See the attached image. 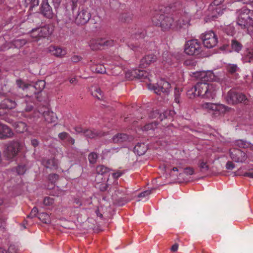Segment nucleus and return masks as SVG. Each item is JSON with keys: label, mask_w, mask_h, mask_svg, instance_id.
I'll use <instances>...</instances> for the list:
<instances>
[{"label": "nucleus", "mask_w": 253, "mask_h": 253, "mask_svg": "<svg viewBox=\"0 0 253 253\" xmlns=\"http://www.w3.org/2000/svg\"><path fill=\"white\" fill-rule=\"evenodd\" d=\"M154 24L161 27L163 31H169L170 30H176V28L180 27L177 24L175 25L174 14H156L152 18Z\"/></svg>", "instance_id": "nucleus-1"}, {"label": "nucleus", "mask_w": 253, "mask_h": 253, "mask_svg": "<svg viewBox=\"0 0 253 253\" xmlns=\"http://www.w3.org/2000/svg\"><path fill=\"white\" fill-rule=\"evenodd\" d=\"M237 23L241 28H245L248 24L253 23V10L243 7L237 11Z\"/></svg>", "instance_id": "nucleus-2"}, {"label": "nucleus", "mask_w": 253, "mask_h": 253, "mask_svg": "<svg viewBox=\"0 0 253 253\" xmlns=\"http://www.w3.org/2000/svg\"><path fill=\"white\" fill-rule=\"evenodd\" d=\"M226 100L229 104L234 105L239 103L246 104L248 100L245 94L235 90L231 89L227 93Z\"/></svg>", "instance_id": "nucleus-3"}, {"label": "nucleus", "mask_w": 253, "mask_h": 253, "mask_svg": "<svg viewBox=\"0 0 253 253\" xmlns=\"http://www.w3.org/2000/svg\"><path fill=\"white\" fill-rule=\"evenodd\" d=\"M184 51L189 55H198L202 52V46L197 40L188 41L185 44Z\"/></svg>", "instance_id": "nucleus-4"}, {"label": "nucleus", "mask_w": 253, "mask_h": 253, "mask_svg": "<svg viewBox=\"0 0 253 253\" xmlns=\"http://www.w3.org/2000/svg\"><path fill=\"white\" fill-rule=\"evenodd\" d=\"M175 25L178 24L180 27L176 28V30H180L189 25L191 15L189 12L181 11L174 14Z\"/></svg>", "instance_id": "nucleus-5"}, {"label": "nucleus", "mask_w": 253, "mask_h": 253, "mask_svg": "<svg viewBox=\"0 0 253 253\" xmlns=\"http://www.w3.org/2000/svg\"><path fill=\"white\" fill-rule=\"evenodd\" d=\"M201 38L204 45L208 48H211L216 45L218 39L216 35L212 31L206 32L201 35Z\"/></svg>", "instance_id": "nucleus-6"}, {"label": "nucleus", "mask_w": 253, "mask_h": 253, "mask_svg": "<svg viewBox=\"0 0 253 253\" xmlns=\"http://www.w3.org/2000/svg\"><path fill=\"white\" fill-rule=\"evenodd\" d=\"M21 144L18 141H11L9 142L5 151V155L8 159L14 158L21 149Z\"/></svg>", "instance_id": "nucleus-7"}, {"label": "nucleus", "mask_w": 253, "mask_h": 253, "mask_svg": "<svg viewBox=\"0 0 253 253\" xmlns=\"http://www.w3.org/2000/svg\"><path fill=\"white\" fill-rule=\"evenodd\" d=\"M90 17V13L87 9L82 7L81 9H79L75 17V22L77 25H83L88 22Z\"/></svg>", "instance_id": "nucleus-8"}, {"label": "nucleus", "mask_w": 253, "mask_h": 253, "mask_svg": "<svg viewBox=\"0 0 253 253\" xmlns=\"http://www.w3.org/2000/svg\"><path fill=\"white\" fill-rule=\"evenodd\" d=\"M225 9L224 7H214L212 5H209L208 8L209 13L206 18V21L215 20L218 17L222 15Z\"/></svg>", "instance_id": "nucleus-9"}, {"label": "nucleus", "mask_w": 253, "mask_h": 253, "mask_svg": "<svg viewBox=\"0 0 253 253\" xmlns=\"http://www.w3.org/2000/svg\"><path fill=\"white\" fill-rule=\"evenodd\" d=\"M195 77L203 83L216 81V77L212 71H200L195 73Z\"/></svg>", "instance_id": "nucleus-10"}, {"label": "nucleus", "mask_w": 253, "mask_h": 253, "mask_svg": "<svg viewBox=\"0 0 253 253\" xmlns=\"http://www.w3.org/2000/svg\"><path fill=\"white\" fill-rule=\"evenodd\" d=\"M231 158L237 163H244L247 159L246 154L238 149H233L230 151Z\"/></svg>", "instance_id": "nucleus-11"}, {"label": "nucleus", "mask_w": 253, "mask_h": 253, "mask_svg": "<svg viewBox=\"0 0 253 253\" xmlns=\"http://www.w3.org/2000/svg\"><path fill=\"white\" fill-rule=\"evenodd\" d=\"M170 88V84L164 80H161L157 84L156 86L154 87V89L157 93H160L161 92L168 93Z\"/></svg>", "instance_id": "nucleus-12"}, {"label": "nucleus", "mask_w": 253, "mask_h": 253, "mask_svg": "<svg viewBox=\"0 0 253 253\" xmlns=\"http://www.w3.org/2000/svg\"><path fill=\"white\" fill-rule=\"evenodd\" d=\"M17 106V100L15 98L8 97L3 100L0 103V107L3 109L12 110Z\"/></svg>", "instance_id": "nucleus-13"}, {"label": "nucleus", "mask_w": 253, "mask_h": 253, "mask_svg": "<svg viewBox=\"0 0 253 253\" xmlns=\"http://www.w3.org/2000/svg\"><path fill=\"white\" fill-rule=\"evenodd\" d=\"M14 133L7 125L0 123V139H6L12 138Z\"/></svg>", "instance_id": "nucleus-14"}, {"label": "nucleus", "mask_w": 253, "mask_h": 253, "mask_svg": "<svg viewBox=\"0 0 253 253\" xmlns=\"http://www.w3.org/2000/svg\"><path fill=\"white\" fill-rule=\"evenodd\" d=\"M216 84H208L206 92H205L204 98L213 99L215 96L217 90Z\"/></svg>", "instance_id": "nucleus-15"}, {"label": "nucleus", "mask_w": 253, "mask_h": 253, "mask_svg": "<svg viewBox=\"0 0 253 253\" xmlns=\"http://www.w3.org/2000/svg\"><path fill=\"white\" fill-rule=\"evenodd\" d=\"M41 10L44 16L48 18H52L53 17L52 8L46 0L42 1Z\"/></svg>", "instance_id": "nucleus-16"}, {"label": "nucleus", "mask_w": 253, "mask_h": 253, "mask_svg": "<svg viewBox=\"0 0 253 253\" xmlns=\"http://www.w3.org/2000/svg\"><path fill=\"white\" fill-rule=\"evenodd\" d=\"M157 60L156 55L148 54L144 57L140 61V66L141 68H146L151 64L154 63Z\"/></svg>", "instance_id": "nucleus-17"}, {"label": "nucleus", "mask_w": 253, "mask_h": 253, "mask_svg": "<svg viewBox=\"0 0 253 253\" xmlns=\"http://www.w3.org/2000/svg\"><path fill=\"white\" fill-rule=\"evenodd\" d=\"M84 135L87 138L93 139L104 136L105 133L93 129H85Z\"/></svg>", "instance_id": "nucleus-18"}, {"label": "nucleus", "mask_w": 253, "mask_h": 253, "mask_svg": "<svg viewBox=\"0 0 253 253\" xmlns=\"http://www.w3.org/2000/svg\"><path fill=\"white\" fill-rule=\"evenodd\" d=\"M53 29L52 26L46 25L41 28H38V32L40 34V38H46L52 34Z\"/></svg>", "instance_id": "nucleus-19"}, {"label": "nucleus", "mask_w": 253, "mask_h": 253, "mask_svg": "<svg viewBox=\"0 0 253 253\" xmlns=\"http://www.w3.org/2000/svg\"><path fill=\"white\" fill-rule=\"evenodd\" d=\"M131 75L132 77L140 80H145L146 79L149 80V73L145 70L140 69L133 70H132Z\"/></svg>", "instance_id": "nucleus-20"}, {"label": "nucleus", "mask_w": 253, "mask_h": 253, "mask_svg": "<svg viewBox=\"0 0 253 253\" xmlns=\"http://www.w3.org/2000/svg\"><path fill=\"white\" fill-rule=\"evenodd\" d=\"M208 84L207 83L198 82L196 84V89H197V95L204 98L205 92L206 91Z\"/></svg>", "instance_id": "nucleus-21"}, {"label": "nucleus", "mask_w": 253, "mask_h": 253, "mask_svg": "<svg viewBox=\"0 0 253 253\" xmlns=\"http://www.w3.org/2000/svg\"><path fill=\"white\" fill-rule=\"evenodd\" d=\"M49 51L53 55L58 57H62L66 54L64 49L58 46H50Z\"/></svg>", "instance_id": "nucleus-22"}, {"label": "nucleus", "mask_w": 253, "mask_h": 253, "mask_svg": "<svg viewBox=\"0 0 253 253\" xmlns=\"http://www.w3.org/2000/svg\"><path fill=\"white\" fill-rule=\"evenodd\" d=\"M42 164L46 169H57V164L54 158L52 159H43L42 161Z\"/></svg>", "instance_id": "nucleus-23"}, {"label": "nucleus", "mask_w": 253, "mask_h": 253, "mask_svg": "<svg viewBox=\"0 0 253 253\" xmlns=\"http://www.w3.org/2000/svg\"><path fill=\"white\" fill-rule=\"evenodd\" d=\"M148 149L147 146L144 143H137L134 147V152L139 156L144 155Z\"/></svg>", "instance_id": "nucleus-24"}, {"label": "nucleus", "mask_w": 253, "mask_h": 253, "mask_svg": "<svg viewBox=\"0 0 253 253\" xmlns=\"http://www.w3.org/2000/svg\"><path fill=\"white\" fill-rule=\"evenodd\" d=\"M13 126L18 133H23L28 129V126L27 124L23 122H17L14 123Z\"/></svg>", "instance_id": "nucleus-25"}, {"label": "nucleus", "mask_w": 253, "mask_h": 253, "mask_svg": "<svg viewBox=\"0 0 253 253\" xmlns=\"http://www.w3.org/2000/svg\"><path fill=\"white\" fill-rule=\"evenodd\" d=\"M42 114L44 118L45 121L48 123L55 122L57 119L55 114L49 110L44 111Z\"/></svg>", "instance_id": "nucleus-26"}, {"label": "nucleus", "mask_w": 253, "mask_h": 253, "mask_svg": "<svg viewBox=\"0 0 253 253\" xmlns=\"http://www.w3.org/2000/svg\"><path fill=\"white\" fill-rule=\"evenodd\" d=\"M128 136L126 133H118L112 138V141L115 143H120L127 141Z\"/></svg>", "instance_id": "nucleus-27"}, {"label": "nucleus", "mask_w": 253, "mask_h": 253, "mask_svg": "<svg viewBox=\"0 0 253 253\" xmlns=\"http://www.w3.org/2000/svg\"><path fill=\"white\" fill-rule=\"evenodd\" d=\"M101 42L102 39L92 40L90 41L89 46L93 50L100 49L102 48V45L101 44Z\"/></svg>", "instance_id": "nucleus-28"}, {"label": "nucleus", "mask_w": 253, "mask_h": 253, "mask_svg": "<svg viewBox=\"0 0 253 253\" xmlns=\"http://www.w3.org/2000/svg\"><path fill=\"white\" fill-rule=\"evenodd\" d=\"M168 8L171 9L172 11H177V12L184 11L183 10V6L181 1H177L172 3H170Z\"/></svg>", "instance_id": "nucleus-29"}, {"label": "nucleus", "mask_w": 253, "mask_h": 253, "mask_svg": "<svg viewBox=\"0 0 253 253\" xmlns=\"http://www.w3.org/2000/svg\"><path fill=\"white\" fill-rule=\"evenodd\" d=\"M133 15L130 13H124L119 17V20L123 23H130L132 20Z\"/></svg>", "instance_id": "nucleus-30"}, {"label": "nucleus", "mask_w": 253, "mask_h": 253, "mask_svg": "<svg viewBox=\"0 0 253 253\" xmlns=\"http://www.w3.org/2000/svg\"><path fill=\"white\" fill-rule=\"evenodd\" d=\"M231 46L233 51L238 53L243 48L242 44L237 40H232L231 41Z\"/></svg>", "instance_id": "nucleus-31"}, {"label": "nucleus", "mask_w": 253, "mask_h": 253, "mask_svg": "<svg viewBox=\"0 0 253 253\" xmlns=\"http://www.w3.org/2000/svg\"><path fill=\"white\" fill-rule=\"evenodd\" d=\"M92 72L98 74H104L106 73V68L102 64H96L91 66Z\"/></svg>", "instance_id": "nucleus-32"}, {"label": "nucleus", "mask_w": 253, "mask_h": 253, "mask_svg": "<svg viewBox=\"0 0 253 253\" xmlns=\"http://www.w3.org/2000/svg\"><path fill=\"white\" fill-rule=\"evenodd\" d=\"M113 199L114 204L119 206H123L128 202V200L126 197H116L114 195L113 196Z\"/></svg>", "instance_id": "nucleus-33"}, {"label": "nucleus", "mask_w": 253, "mask_h": 253, "mask_svg": "<svg viewBox=\"0 0 253 253\" xmlns=\"http://www.w3.org/2000/svg\"><path fill=\"white\" fill-rule=\"evenodd\" d=\"M38 218L44 223L49 224L51 222L50 216L46 213L42 212L39 213L38 214Z\"/></svg>", "instance_id": "nucleus-34"}, {"label": "nucleus", "mask_w": 253, "mask_h": 253, "mask_svg": "<svg viewBox=\"0 0 253 253\" xmlns=\"http://www.w3.org/2000/svg\"><path fill=\"white\" fill-rule=\"evenodd\" d=\"M39 0H25V5L26 7H28L29 10L32 11L33 8L39 5Z\"/></svg>", "instance_id": "nucleus-35"}, {"label": "nucleus", "mask_w": 253, "mask_h": 253, "mask_svg": "<svg viewBox=\"0 0 253 253\" xmlns=\"http://www.w3.org/2000/svg\"><path fill=\"white\" fill-rule=\"evenodd\" d=\"M45 85V83L44 81L40 80L37 81L34 86V87L37 91V93L41 92L44 88ZM36 93V92H35Z\"/></svg>", "instance_id": "nucleus-36"}, {"label": "nucleus", "mask_w": 253, "mask_h": 253, "mask_svg": "<svg viewBox=\"0 0 253 253\" xmlns=\"http://www.w3.org/2000/svg\"><path fill=\"white\" fill-rule=\"evenodd\" d=\"M110 169L103 165H99L96 168V172L98 174L103 175L108 172Z\"/></svg>", "instance_id": "nucleus-37"}, {"label": "nucleus", "mask_w": 253, "mask_h": 253, "mask_svg": "<svg viewBox=\"0 0 253 253\" xmlns=\"http://www.w3.org/2000/svg\"><path fill=\"white\" fill-rule=\"evenodd\" d=\"M186 94L187 97L190 99H193L198 96L197 95V89H196V84L187 90Z\"/></svg>", "instance_id": "nucleus-38"}, {"label": "nucleus", "mask_w": 253, "mask_h": 253, "mask_svg": "<svg viewBox=\"0 0 253 253\" xmlns=\"http://www.w3.org/2000/svg\"><path fill=\"white\" fill-rule=\"evenodd\" d=\"M27 42L25 39H16L12 41V43L15 47L19 48L25 45Z\"/></svg>", "instance_id": "nucleus-39"}, {"label": "nucleus", "mask_w": 253, "mask_h": 253, "mask_svg": "<svg viewBox=\"0 0 253 253\" xmlns=\"http://www.w3.org/2000/svg\"><path fill=\"white\" fill-rule=\"evenodd\" d=\"M158 123L157 121H154L152 123L146 124L142 128L143 131H148L151 129H154L157 127Z\"/></svg>", "instance_id": "nucleus-40"}, {"label": "nucleus", "mask_w": 253, "mask_h": 253, "mask_svg": "<svg viewBox=\"0 0 253 253\" xmlns=\"http://www.w3.org/2000/svg\"><path fill=\"white\" fill-rule=\"evenodd\" d=\"M101 44L102 45V47H111L114 45V41L112 40H105L102 39V42Z\"/></svg>", "instance_id": "nucleus-41"}, {"label": "nucleus", "mask_w": 253, "mask_h": 253, "mask_svg": "<svg viewBox=\"0 0 253 253\" xmlns=\"http://www.w3.org/2000/svg\"><path fill=\"white\" fill-rule=\"evenodd\" d=\"M98 158V155L96 153L92 152L90 153L88 156V161L90 164H94L96 162V160Z\"/></svg>", "instance_id": "nucleus-42"}, {"label": "nucleus", "mask_w": 253, "mask_h": 253, "mask_svg": "<svg viewBox=\"0 0 253 253\" xmlns=\"http://www.w3.org/2000/svg\"><path fill=\"white\" fill-rule=\"evenodd\" d=\"M199 167L200 168L201 171H207L209 169V167L207 165V163L204 162L203 160H200L199 162Z\"/></svg>", "instance_id": "nucleus-43"}, {"label": "nucleus", "mask_w": 253, "mask_h": 253, "mask_svg": "<svg viewBox=\"0 0 253 253\" xmlns=\"http://www.w3.org/2000/svg\"><path fill=\"white\" fill-rule=\"evenodd\" d=\"M27 170L25 165H19L16 168V172L19 175H22L25 173Z\"/></svg>", "instance_id": "nucleus-44"}, {"label": "nucleus", "mask_w": 253, "mask_h": 253, "mask_svg": "<svg viewBox=\"0 0 253 253\" xmlns=\"http://www.w3.org/2000/svg\"><path fill=\"white\" fill-rule=\"evenodd\" d=\"M227 71L230 74L235 73L239 69L236 64H229L227 67Z\"/></svg>", "instance_id": "nucleus-45"}, {"label": "nucleus", "mask_w": 253, "mask_h": 253, "mask_svg": "<svg viewBox=\"0 0 253 253\" xmlns=\"http://www.w3.org/2000/svg\"><path fill=\"white\" fill-rule=\"evenodd\" d=\"M16 84L19 88H21L23 90L27 88L29 86H30V84L25 83L21 79L16 80Z\"/></svg>", "instance_id": "nucleus-46"}, {"label": "nucleus", "mask_w": 253, "mask_h": 253, "mask_svg": "<svg viewBox=\"0 0 253 253\" xmlns=\"http://www.w3.org/2000/svg\"><path fill=\"white\" fill-rule=\"evenodd\" d=\"M184 64L186 66L194 68L197 65V61L194 59H189L186 60Z\"/></svg>", "instance_id": "nucleus-47"}, {"label": "nucleus", "mask_w": 253, "mask_h": 253, "mask_svg": "<svg viewBox=\"0 0 253 253\" xmlns=\"http://www.w3.org/2000/svg\"><path fill=\"white\" fill-rule=\"evenodd\" d=\"M203 107L212 111L217 110V105L215 104L211 103H206L204 104Z\"/></svg>", "instance_id": "nucleus-48"}, {"label": "nucleus", "mask_w": 253, "mask_h": 253, "mask_svg": "<svg viewBox=\"0 0 253 253\" xmlns=\"http://www.w3.org/2000/svg\"><path fill=\"white\" fill-rule=\"evenodd\" d=\"M181 90L179 88L175 87L174 89V100L177 103H179L180 102V96Z\"/></svg>", "instance_id": "nucleus-49"}, {"label": "nucleus", "mask_w": 253, "mask_h": 253, "mask_svg": "<svg viewBox=\"0 0 253 253\" xmlns=\"http://www.w3.org/2000/svg\"><path fill=\"white\" fill-rule=\"evenodd\" d=\"M31 37L34 39L35 41L38 40L40 37V34L38 32V28L33 29L31 32Z\"/></svg>", "instance_id": "nucleus-50"}, {"label": "nucleus", "mask_w": 253, "mask_h": 253, "mask_svg": "<svg viewBox=\"0 0 253 253\" xmlns=\"http://www.w3.org/2000/svg\"><path fill=\"white\" fill-rule=\"evenodd\" d=\"M155 190V188H152L151 189H149V190H147L146 191H144L141 193H140L138 197H139V198H141V197H146V196H149V195H150L153 191H154Z\"/></svg>", "instance_id": "nucleus-51"}, {"label": "nucleus", "mask_w": 253, "mask_h": 253, "mask_svg": "<svg viewBox=\"0 0 253 253\" xmlns=\"http://www.w3.org/2000/svg\"><path fill=\"white\" fill-rule=\"evenodd\" d=\"M244 30H246L248 33L251 36H253V23L248 24V26H246L245 28H242Z\"/></svg>", "instance_id": "nucleus-52"}, {"label": "nucleus", "mask_w": 253, "mask_h": 253, "mask_svg": "<svg viewBox=\"0 0 253 253\" xmlns=\"http://www.w3.org/2000/svg\"><path fill=\"white\" fill-rule=\"evenodd\" d=\"M54 203V200L53 199L47 197H45L43 201V204L46 206H49L50 205H52Z\"/></svg>", "instance_id": "nucleus-53"}, {"label": "nucleus", "mask_w": 253, "mask_h": 253, "mask_svg": "<svg viewBox=\"0 0 253 253\" xmlns=\"http://www.w3.org/2000/svg\"><path fill=\"white\" fill-rule=\"evenodd\" d=\"M158 116H160V111L158 110L151 111L149 115V117L151 119H158Z\"/></svg>", "instance_id": "nucleus-54"}, {"label": "nucleus", "mask_w": 253, "mask_h": 253, "mask_svg": "<svg viewBox=\"0 0 253 253\" xmlns=\"http://www.w3.org/2000/svg\"><path fill=\"white\" fill-rule=\"evenodd\" d=\"M236 145L240 148H246L248 147V143L246 141L238 140L236 141Z\"/></svg>", "instance_id": "nucleus-55"}, {"label": "nucleus", "mask_w": 253, "mask_h": 253, "mask_svg": "<svg viewBox=\"0 0 253 253\" xmlns=\"http://www.w3.org/2000/svg\"><path fill=\"white\" fill-rule=\"evenodd\" d=\"M224 0H214L210 5H212L214 7H224L223 5H221L222 3L224 2Z\"/></svg>", "instance_id": "nucleus-56"}, {"label": "nucleus", "mask_w": 253, "mask_h": 253, "mask_svg": "<svg viewBox=\"0 0 253 253\" xmlns=\"http://www.w3.org/2000/svg\"><path fill=\"white\" fill-rule=\"evenodd\" d=\"M79 0H70V4L71 10L73 12L77 9L78 5Z\"/></svg>", "instance_id": "nucleus-57"}, {"label": "nucleus", "mask_w": 253, "mask_h": 253, "mask_svg": "<svg viewBox=\"0 0 253 253\" xmlns=\"http://www.w3.org/2000/svg\"><path fill=\"white\" fill-rule=\"evenodd\" d=\"M38 212V210L36 207H34L31 210V212L29 215H28L27 217L33 218L35 217Z\"/></svg>", "instance_id": "nucleus-58"}, {"label": "nucleus", "mask_w": 253, "mask_h": 253, "mask_svg": "<svg viewBox=\"0 0 253 253\" xmlns=\"http://www.w3.org/2000/svg\"><path fill=\"white\" fill-rule=\"evenodd\" d=\"M59 178V175L56 173L48 175V179L51 182H55Z\"/></svg>", "instance_id": "nucleus-59"}, {"label": "nucleus", "mask_w": 253, "mask_h": 253, "mask_svg": "<svg viewBox=\"0 0 253 253\" xmlns=\"http://www.w3.org/2000/svg\"><path fill=\"white\" fill-rule=\"evenodd\" d=\"M93 95L96 97L98 99H101L102 97V91L100 88H96L95 92H94Z\"/></svg>", "instance_id": "nucleus-60"}, {"label": "nucleus", "mask_w": 253, "mask_h": 253, "mask_svg": "<svg viewBox=\"0 0 253 253\" xmlns=\"http://www.w3.org/2000/svg\"><path fill=\"white\" fill-rule=\"evenodd\" d=\"M6 252L7 253H18L16 247L13 245H10Z\"/></svg>", "instance_id": "nucleus-61"}, {"label": "nucleus", "mask_w": 253, "mask_h": 253, "mask_svg": "<svg viewBox=\"0 0 253 253\" xmlns=\"http://www.w3.org/2000/svg\"><path fill=\"white\" fill-rule=\"evenodd\" d=\"M226 169L228 170H232L235 166L234 164L231 161H228L225 166Z\"/></svg>", "instance_id": "nucleus-62"}, {"label": "nucleus", "mask_w": 253, "mask_h": 253, "mask_svg": "<svg viewBox=\"0 0 253 253\" xmlns=\"http://www.w3.org/2000/svg\"><path fill=\"white\" fill-rule=\"evenodd\" d=\"M184 172L187 175H192L194 173V169L192 168L187 167L184 169Z\"/></svg>", "instance_id": "nucleus-63"}, {"label": "nucleus", "mask_w": 253, "mask_h": 253, "mask_svg": "<svg viewBox=\"0 0 253 253\" xmlns=\"http://www.w3.org/2000/svg\"><path fill=\"white\" fill-rule=\"evenodd\" d=\"M109 187L108 184L106 183H101L99 186V189L101 191H106L108 190Z\"/></svg>", "instance_id": "nucleus-64"}]
</instances>
